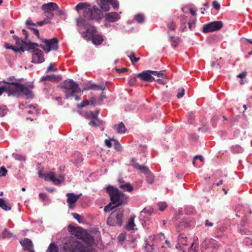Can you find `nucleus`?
Here are the masks:
<instances>
[{
	"label": "nucleus",
	"instance_id": "obj_38",
	"mask_svg": "<svg viewBox=\"0 0 252 252\" xmlns=\"http://www.w3.org/2000/svg\"><path fill=\"white\" fill-rule=\"evenodd\" d=\"M97 32L96 29L94 27H92L90 29H88L86 31V37H87L88 38H89V37H90V34L91 33H93V35H94L95 33H96Z\"/></svg>",
	"mask_w": 252,
	"mask_h": 252
},
{
	"label": "nucleus",
	"instance_id": "obj_8",
	"mask_svg": "<svg viewBox=\"0 0 252 252\" xmlns=\"http://www.w3.org/2000/svg\"><path fill=\"white\" fill-rule=\"evenodd\" d=\"M17 88L13 91L14 96H19L21 95H24L28 99L31 98L33 96L32 90L33 88L32 85H24L20 83L16 86Z\"/></svg>",
	"mask_w": 252,
	"mask_h": 252
},
{
	"label": "nucleus",
	"instance_id": "obj_27",
	"mask_svg": "<svg viewBox=\"0 0 252 252\" xmlns=\"http://www.w3.org/2000/svg\"><path fill=\"white\" fill-rule=\"evenodd\" d=\"M46 252H62L61 251H59V248L57 245L54 243H51L47 251Z\"/></svg>",
	"mask_w": 252,
	"mask_h": 252
},
{
	"label": "nucleus",
	"instance_id": "obj_61",
	"mask_svg": "<svg viewBox=\"0 0 252 252\" xmlns=\"http://www.w3.org/2000/svg\"><path fill=\"white\" fill-rule=\"evenodd\" d=\"M72 215L75 219L77 220L79 222H81V217L79 214H78L77 213H72Z\"/></svg>",
	"mask_w": 252,
	"mask_h": 252
},
{
	"label": "nucleus",
	"instance_id": "obj_25",
	"mask_svg": "<svg viewBox=\"0 0 252 252\" xmlns=\"http://www.w3.org/2000/svg\"><path fill=\"white\" fill-rule=\"evenodd\" d=\"M169 38L171 40V46L174 48H176L181 41L180 38L178 36H169Z\"/></svg>",
	"mask_w": 252,
	"mask_h": 252
},
{
	"label": "nucleus",
	"instance_id": "obj_21",
	"mask_svg": "<svg viewBox=\"0 0 252 252\" xmlns=\"http://www.w3.org/2000/svg\"><path fill=\"white\" fill-rule=\"evenodd\" d=\"M178 244L187 246L188 245V238L184 233H181L178 235Z\"/></svg>",
	"mask_w": 252,
	"mask_h": 252
},
{
	"label": "nucleus",
	"instance_id": "obj_63",
	"mask_svg": "<svg viewBox=\"0 0 252 252\" xmlns=\"http://www.w3.org/2000/svg\"><path fill=\"white\" fill-rule=\"evenodd\" d=\"M45 15L46 16V17L49 19H52L54 16V14L52 12H45Z\"/></svg>",
	"mask_w": 252,
	"mask_h": 252
},
{
	"label": "nucleus",
	"instance_id": "obj_29",
	"mask_svg": "<svg viewBox=\"0 0 252 252\" xmlns=\"http://www.w3.org/2000/svg\"><path fill=\"white\" fill-rule=\"evenodd\" d=\"M90 6V4L87 2H80L75 6V9L77 11L83 9L85 8H90V7H87L88 6Z\"/></svg>",
	"mask_w": 252,
	"mask_h": 252
},
{
	"label": "nucleus",
	"instance_id": "obj_6",
	"mask_svg": "<svg viewBox=\"0 0 252 252\" xmlns=\"http://www.w3.org/2000/svg\"><path fill=\"white\" fill-rule=\"evenodd\" d=\"M28 46V48L26 50L29 51L32 50L33 53L32 57V63H43L44 61L43 54L41 50L38 48L40 47V45L34 42H30L26 43Z\"/></svg>",
	"mask_w": 252,
	"mask_h": 252
},
{
	"label": "nucleus",
	"instance_id": "obj_57",
	"mask_svg": "<svg viewBox=\"0 0 252 252\" xmlns=\"http://www.w3.org/2000/svg\"><path fill=\"white\" fill-rule=\"evenodd\" d=\"M153 212H154L153 209H147L145 208L141 212V214H143V213L148 214L149 215H151Z\"/></svg>",
	"mask_w": 252,
	"mask_h": 252
},
{
	"label": "nucleus",
	"instance_id": "obj_55",
	"mask_svg": "<svg viewBox=\"0 0 252 252\" xmlns=\"http://www.w3.org/2000/svg\"><path fill=\"white\" fill-rule=\"evenodd\" d=\"M90 104L89 101L88 100H86L82 101L80 104L78 105V107L79 108H82L83 107L86 106Z\"/></svg>",
	"mask_w": 252,
	"mask_h": 252
},
{
	"label": "nucleus",
	"instance_id": "obj_45",
	"mask_svg": "<svg viewBox=\"0 0 252 252\" xmlns=\"http://www.w3.org/2000/svg\"><path fill=\"white\" fill-rule=\"evenodd\" d=\"M167 27L169 30L174 31L177 28V25L174 22L171 21L167 24Z\"/></svg>",
	"mask_w": 252,
	"mask_h": 252
},
{
	"label": "nucleus",
	"instance_id": "obj_22",
	"mask_svg": "<svg viewBox=\"0 0 252 252\" xmlns=\"http://www.w3.org/2000/svg\"><path fill=\"white\" fill-rule=\"evenodd\" d=\"M113 128L118 133H124L126 131V128L123 122L120 123L118 125H116Z\"/></svg>",
	"mask_w": 252,
	"mask_h": 252
},
{
	"label": "nucleus",
	"instance_id": "obj_24",
	"mask_svg": "<svg viewBox=\"0 0 252 252\" xmlns=\"http://www.w3.org/2000/svg\"><path fill=\"white\" fill-rule=\"evenodd\" d=\"M106 89V87L104 84L97 85L94 83L92 84L86 89L87 90H101L104 91Z\"/></svg>",
	"mask_w": 252,
	"mask_h": 252
},
{
	"label": "nucleus",
	"instance_id": "obj_36",
	"mask_svg": "<svg viewBox=\"0 0 252 252\" xmlns=\"http://www.w3.org/2000/svg\"><path fill=\"white\" fill-rule=\"evenodd\" d=\"M12 236V234L10 233V232H9L6 228L4 229L3 232H2V239H9L11 238Z\"/></svg>",
	"mask_w": 252,
	"mask_h": 252
},
{
	"label": "nucleus",
	"instance_id": "obj_43",
	"mask_svg": "<svg viewBox=\"0 0 252 252\" xmlns=\"http://www.w3.org/2000/svg\"><path fill=\"white\" fill-rule=\"evenodd\" d=\"M28 29L31 30L32 32L34 34L38 39H41L40 38L39 32L38 29L34 28V27H29Z\"/></svg>",
	"mask_w": 252,
	"mask_h": 252
},
{
	"label": "nucleus",
	"instance_id": "obj_28",
	"mask_svg": "<svg viewBox=\"0 0 252 252\" xmlns=\"http://www.w3.org/2000/svg\"><path fill=\"white\" fill-rule=\"evenodd\" d=\"M0 207L6 211H9L11 209L10 205L7 204L2 198H0Z\"/></svg>",
	"mask_w": 252,
	"mask_h": 252
},
{
	"label": "nucleus",
	"instance_id": "obj_40",
	"mask_svg": "<svg viewBox=\"0 0 252 252\" xmlns=\"http://www.w3.org/2000/svg\"><path fill=\"white\" fill-rule=\"evenodd\" d=\"M146 176L147 182L150 184H153L154 181V176L152 172L150 171Z\"/></svg>",
	"mask_w": 252,
	"mask_h": 252
},
{
	"label": "nucleus",
	"instance_id": "obj_17",
	"mask_svg": "<svg viewBox=\"0 0 252 252\" xmlns=\"http://www.w3.org/2000/svg\"><path fill=\"white\" fill-rule=\"evenodd\" d=\"M15 80L16 79H15L14 77L11 76L7 78L6 81L4 80L2 81V82L6 84V85L7 87H11V88H12V90L13 92L17 88V87L16 86H17V84H20L19 83L13 81H15Z\"/></svg>",
	"mask_w": 252,
	"mask_h": 252
},
{
	"label": "nucleus",
	"instance_id": "obj_35",
	"mask_svg": "<svg viewBox=\"0 0 252 252\" xmlns=\"http://www.w3.org/2000/svg\"><path fill=\"white\" fill-rule=\"evenodd\" d=\"M134 19L137 23L141 24L144 22L145 17L142 14H138L135 16Z\"/></svg>",
	"mask_w": 252,
	"mask_h": 252
},
{
	"label": "nucleus",
	"instance_id": "obj_13",
	"mask_svg": "<svg viewBox=\"0 0 252 252\" xmlns=\"http://www.w3.org/2000/svg\"><path fill=\"white\" fill-rule=\"evenodd\" d=\"M193 224V222L189 220H182L176 223V228L179 232L182 231L183 229L191 226Z\"/></svg>",
	"mask_w": 252,
	"mask_h": 252
},
{
	"label": "nucleus",
	"instance_id": "obj_51",
	"mask_svg": "<svg viewBox=\"0 0 252 252\" xmlns=\"http://www.w3.org/2000/svg\"><path fill=\"white\" fill-rule=\"evenodd\" d=\"M213 7L217 10H219L220 8V3L217 0H214L212 2Z\"/></svg>",
	"mask_w": 252,
	"mask_h": 252
},
{
	"label": "nucleus",
	"instance_id": "obj_48",
	"mask_svg": "<svg viewBox=\"0 0 252 252\" xmlns=\"http://www.w3.org/2000/svg\"><path fill=\"white\" fill-rule=\"evenodd\" d=\"M87 118L91 120L96 118H97V114H95L94 112H90L87 114Z\"/></svg>",
	"mask_w": 252,
	"mask_h": 252
},
{
	"label": "nucleus",
	"instance_id": "obj_52",
	"mask_svg": "<svg viewBox=\"0 0 252 252\" xmlns=\"http://www.w3.org/2000/svg\"><path fill=\"white\" fill-rule=\"evenodd\" d=\"M130 164H131V165L133 167H134L136 169L138 168V166H140V165L138 164V163L136 162L135 159L134 158H132L131 159Z\"/></svg>",
	"mask_w": 252,
	"mask_h": 252
},
{
	"label": "nucleus",
	"instance_id": "obj_7",
	"mask_svg": "<svg viewBox=\"0 0 252 252\" xmlns=\"http://www.w3.org/2000/svg\"><path fill=\"white\" fill-rule=\"evenodd\" d=\"M84 17L88 20L98 21L103 17V14L100 9L94 5L92 8H85Z\"/></svg>",
	"mask_w": 252,
	"mask_h": 252
},
{
	"label": "nucleus",
	"instance_id": "obj_2",
	"mask_svg": "<svg viewBox=\"0 0 252 252\" xmlns=\"http://www.w3.org/2000/svg\"><path fill=\"white\" fill-rule=\"evenodd\" d=\"M60 87L62 89L64 94L65 98L68 99L71 96H74L75 99L79 100L78 96L76 94L81 92L79 85L72 79L65 80L60 85Z\"/></svg>",
	"mask_w": 252,
	"mask_h": 252
},
{
	"label": "nucleus",
	"instance_id": "obj_10",
	"mask_svg": "<svg viewBox=\"0 0 252 252\" xmlns=\"http://www.w3.org/2000/svg\"><path fill=\"white\" fill-rule=\"evenodd\" d=\"M223 26V23L220 21H216L205 24L203 27L204 33L215 32L220 30Z\"/></svg>",
	"mask_w": 252,
	"mask_h": 252
},
{
	"label": "nucleus",
	"instance_id": "obj_59",
	"mask_svg": "<svg viewBox=\"0 0 252 252\" xmlns=\"http://www.w3.org/2000/svg\"><path fill=\"white\" fill-rule=\"evenodd\" d=\"M148 242L147 241H145V248L146 250H147V252H152L153 250V247L151 245L148 244Z\"/></svg>",
	"mask_w": 252,
	"mask_h": 252
},
{
	"label": "nucleus",
	"instance_id": "obj_19",
	"mask_svg": "<svg viewBox=\"0 0 252 252\" xmlns=\"http://www.w3.org/2000/svg\"><path fill=\"white\" fill-rule=\"evenodd\" d=\"M62 79V77L58 75H45L42 76L40 79V81H51L54 82H58Z\"/></svg>",
	"mask_w": 252,
	"mask_h": 252
},
{
	"label": "nucleus",
	"instance_id": "obj_9",
	"mask_svg": "<svg viewBox=\"0 0 252 252\" xmlns=\"http://www.w3.org/2000/svg\"><path fill=\"white\" fill-rule=\"evenodd\" d=\"M40 40H41L43 43L45 44V45L39 44L40 47L43 49L46 53H48L52 50H57L59 48V40L56 37L50 39H43L41 38Z\"/></svg>",
	"mask_w": 252,
	"mask_h": 252
},
{
	"label": "nucleus",
	"instance_id": "obj_32",
	"mask_svg": "<svg viewBox=\"0 0 252 252\" xmlns=\"http://www.w3.org/2000/svg\"><path fill=\"white\" fill-rule=\"evenodd\" d=\"M138 167V168L137 169V170L140 171L141 173H143L145 175H146L150 171L148 166L144 165H140Z\"/></svg>",
	"mask_w": 252,
	"mask_h": 252
},
{
	"label": "nucleus",
	"instance_id": "obj_1",
	"mask_svg": "<svg viewBox=\"0 0 252 252\" xmlns=\"http://www.w3.org/2000/svg\"><path fill=\"white\" fill-rule=\"evenodd\" d=\"M106 191L110 196L111 202L105 206V212L110 211L118 206L127 203V196L120 191L118 188L112 186H108L106 188Z\"/></svg>",
	"mask_w": 252,
	"mask_h": 252
},
{
	"label": "nucleus",
	"instance_id": "obj_4",
	"mask_svg": "<svg viewBox=\"0 0 252 252\" xmlns=\"http://www.w3.org/2000/svg\"><path fill=\"white\" fill-rule=\"evenodd\" d=\"M68 230L69 233L77 238L81 239L88 244L94 243V240L93 237L81 227H75L71 225L68 226Z\"/></svg>",
	"mask_w": 252,
	"mask_h": 252
},
{
	"label": "nucleus",
	"instance_id": "obj_42",
	"mask_svg": "<svg viewBox=\"0 0 252 252\" xmlns=\"http://www.w3.org/2000/svg\"><path fill=\"white\" fill-rule=\"evenodd\" d=\"M8 112V109L6 106L1 105L0 106V116H4Z\"/></svg>",
	"mask_w": 252,
	"mask_h": 252
},
{
	"label": "nucleus",
	"instance_id": "obj_64",
	"mask_svg": "<svg viewBox=\"0 0 252 252\" xmlns=\"http://www.w3.org/2000/svg\"><path fill=\"white\" fill-rule=\"evenodd\" d=\"M116 70L118 73H124L128 70L127 68H116Z\"/></svg>",
	"mask_w": 252,
	"mask_h": 252
},
{
	"label": "nucleus",
	"instance_id": "obj_31",
	"mask_svg": "<svg viewBox=\"0 0 252 252\" xmlns=\"http://www.w3.org/2000/svg\"><path fill=\"white\" fill-rule=\"evenodd\" d=\"M102 124V121L99 120L97 118L91 120L89 122V125L94 126H99Z\"/></svg>",
	"mask_w": 252,
	"mask_h": 252
},
{
	"label": "nucleus",
	"instance_id": "obj_23",
	"mask_svg": "<svg viewBox=\"0 0 252 252\" xmlns=\"http://www.w3.org/2000/svg\"><path fill=\"white\" fill-rule=\"evenodd\" d=\"M12 88L11 87H7L6 85H4L0 87V96L4 93L6 92L8 93V95L14 96V94L12 91Z\"/></svg>",
	"mask_w": 252,
	"mask_h": 252
},
{
	"label": "nucleus",
	"instance_id": "obj_47",
	"mask_svg": "<svg viewBox=\"0 0 252 252\" xmlns=\"http://www.w3.org/2000/svg\"><path fill=\"white\" fill-rule=\"evenodd\" d=\"M185 94V89L183 88H180L178 89V93L177 97L178 98L182 97Z\"/></svg>",
	"mask_w": 252,
	"mask_h": 252
},
{
	"label": "nucleus",
	"instance_id": "obj_50",
	"mask_svg": "<svg viewBox=\"0 0 252 252\" xmlns=\"http://www.w3.org/2000/svg\"><path fill=\"white\" fill-rule=\"evenodd\" d=\"M39 197L43 202H46L49 200L47 198V195L45 193H40L39 194Z\"/></svg>",
	"mask_w": 252,
	"mask_h": 252
},
{
	"label": "nucleus",
	"instance_id": "obj_12",
	"mask_svg": "<svg viewBox=\"0 0 252 252\" xmlns=\"http://www.w3.org/2000/svg\"><path fill=\"white\" fill-rule=\"evenodd\" d=\"M137 77L140 78L141 80L147 82H152L155 80V78L153 76H151V74L150 72V70L144 71L140 73H138L137 75Z\"/></svg>",
	"mask_w": 252,
	"mask_h": 252
},
{
	"label": "nucleus",
	"instance_id": "obj_44",
	"mask_svg": "<svg viewBox=\"0 0 252 252\" xmlns=\"http://www.w3.org/2000/svg\"><path fill=\"white\" fill-rule=\"evenodd\" d=\"M111 140H113V141L114 142V148L116 150H117V151H121L122 149L121 144L118 142L116 141V140L114 139L111 138Z\"/></svg>",
	"mask_w": 252,
	"mask_h": 252
},
{
	"label": "nucleus",
	"instance_id": "obj_3",
	"mask_svg": "<svg viewBox=\"0 0 252 252\" xmlns=\"http://www.w3.org/2000/svg\"><path fill=\"white\" fill-rule=\"evenodd\" d=\"M63 248L65 252H95L94 249L85 246L78 241H70L65 243Z\"/></svg>",
	"mask_w": 252,
	"mask_h": 252
},
{
	"label": "nucleus",
	"instance_id": "obj_62",
	"mask_svg": "<svg viewBox=\"0 0 252 252\" xmlns=\"http://www.w3.org/2000/svg\"><path fill=\"white\" fill-rule=\"evenodd\" d=\"M136 77L134 76V77H131L128 82L129 85L131 86H133L135 82H136Z\"/></svg>",
	"mask_w": 252,
	"mask_h": 252
},
{
	"label": "nucleus",
	"instance_id": "obj_58",
	"mask_svg": "<svg viewBox=\"0 0 252 252\" xmlns=\"http://www.w3.org/2000/svg\"><path fill=\"white\" fill-rule=\"evenodd\" d=\"M110 3L112 4V6L115 9L118 7L119 4L117 0H109Z\"/></svg>",
	"mask_w": 252,
	"mask_h": 252
},
{
	"label": "nucleus",
	"instance_id": "obj_16",
	"mask_svg": "<svg viewBox=\"0 0 252 252\" xmlns=\"http://www.w3.org/2000/svg\"><path fill=\"white\" fill-rule=\"evenodd\" d=\"M42 9L44 10L45 12H53L54 10H58L59 7L56 3L51 2L43 4Z\"/></svg>",
	"mask_w": 252,
	"mask_h": 252
},
{
	"label": "nucleus",
	"instance_id": "obj_37",
	"mask_svg": "<svg viewBox=\"0 0 252 252\" xmlns=\"http://www.w3.org/2000/svg\"><path fill=\"white\" fill-rule=\"evenodd\" d=\"M16 41V44L17 46H22L23 45L24 46L27 47V48H28V46L26 44V43H30L31 41H26L25 40H22L19 37L18 38V39H17L15 40Z\"/></svg>",
	"mask_w": 252,
	"mask_h": 252
},
{
	"label": "nucleus",
	"instance_id": "obj_34",
	"mask_svg": "<svg viewBox=\"0 0 252 252\" xmlns=\"http://www.w3.org/2000/svg\"><path fill=\"white\" fill-rule=\"evenodd\" d=\"M164 70H162L160 71H152L150 70V74H151V76L154 75L157 76L158 77H161V78H164L165 76L163 74Z\"/></svg>",
	"mask_w": 252,
	"mask_h": 252
},
{
	"label": "nucleus",
	"instance_id": "obj_53",
	"mask_svg": "<svg viewBox=\"0 0 252 252\" xmlns=\"http://www.w3.org/2000/svg\"><path fill=\"white\" fill-rule=\"evenodd\" d=\"M58 68L56 67H54L52 63H51L47 68V72L49 71H57Z\"/></svg>",
	"mask_w": 252,
	"mask_h": 252
},
{
	"label": "nucleus",
	"instance_id": "obj_60",
	"mask_svg": "<svg viewBox=\"0 0 252 252\" xmlns=\"http://www.w3.org/2000/svg\"><path fill=\"white\" fill-rule=\"evenodd\" d=\"M49 23H50V22L49 21H47L46 20H43L42 21L37 22L35 24H36V26H42L44 24H48Z\"/></svg>",
	"mask_w": 252,
	"mask_h": 252
},
{
	"label": "nucleus",
	"instance_id": "obj_20",
	"mask_svg": "<svg viewBox=\"0 0 252 252\" xmlns=\"http://www.w3.org/2000/svg\"><path fill=\"white\" fill-rule=\"evenodd\" d=\"M105 18L108 21L114 22L120 19V16L117 12H110L106 14Z\"/></svg>",
	"mask_w": 252,
	"mask_h": 252
},
{
	"label": "nucleus",
	"instance_id": "obj_46",
	"mask_svg": "<svg viewBox=\"0 0 252 252\" xmlns=\"http://www.w3.org/2000/svg\"><path fill=\"white\" fill-rule=\"evenodd\" d=\"M158 209L161 211H163L167 207V205L165 202H159L158 204Z\"/></svg>",
	"mask_w": 252,
	"mask_h": 252
},
{
	"label": "nucleus",
	"instance_id": "obj_26",
	"mask_svg": "<svg viewBox=\"0 0 252 252\" xmlns=\"http://www.w3.org/2000/svg\"><path fill=\"white\" fill-rule=\"evenodd\" d=\"M119 188L128 192H131L133 190V187L129 183H127L125 184H121L119 185Z\"/></svg>",
	"mask_w": 252,
	"mask_h": 252
},
{
	"label": "nucleus",
	"instance_id": "obj_54",
	"mask_svg": "<svg viewBox=\"0 0 252 252\" xmlns=\"http://www.w3.org/2000/svg\"><path fill=\"white\" fill-rule=\"evenodd\" d=\"M25 24L27 27V28H29V27H34L36 26V24L32 22L31 20H27L25 22Z\"/></svg>",
	"mask_w": 252,
	"mask_h": 252
},
{
	"label": "nucleus",
	"instance_id": "obj_49",
	"mask_svg": "<svg viewBox=\"0 0 252 252\" xmlns=\"http://www.w3.org/2000/svg\"><path fill=\"white\" fill-rule=\"evenodd\" d=\"M243 243L246 246L251 245L252 244V239L249 237H247L243 241Z\"/></svg>",
	"mask_w": 252,
	"mask_h": 252
},
{
	"label": "nucleus",
	"instance_id": "obj_14",
	"mask_svg": "<svg viewBox=\"0 0 252 252\" xmlns=\"http://www.w3.org/2000/svg\"><path fill=\"white\" fill-rule=\"evenodd\" d=\"M20 243L24 250H28L30 252H34L32 241L27 238L20 240Z\"/></svg>",
	"mask_w": 252,
	"mask_h": 252
},
{
	"label": "nucleus",
	"instance_id": "obj_56",
	"mask_svg": "<svg viewBox=\"0 0 252 252\" xmlns=\"http://www.w3.org/2000/svg\"><path fill=\"white\" fill-rule=\"evenodd\" d=\"M7 173V170L4 166H2L0 168V176H5Z\"/></svg>",
	"mask_w": 252,
	"mask_h": 252
},
{
	"label": "nucleus",
	"instance_id": "obj_15",
	"mask_svg": "<svg viewBox=\"0 0 252 252\" xmlns=\"http://www.w3.org/2000/svg\"><path fill=\"white\" fill-rule=\"evenodd\" d=\"M39 176L41 177H43L45 180H47L48 179L50 180L55 185H59L61 183V180L57 179L55 177V173L52 172L46 174H42L41 173H39Z\"/></svg>",
	"mask_w": 252,
	"mask_h": 252
},
{
	"label": "nucleus",
	"instance_id": "obj_39",
	"mask_svg": "<svg viewBox=\"0 0 252 252\" xmlns=\"http://www.w3.org/2000/svg\"><path fill=\"white\" fill-rule=\"evenodd\" d=\"M240 232L242 235H246L248 236H252V231L246 228H241Z\"/></svg>",
	"mask_w": 252,
	"mask_h": 252
},
{
	"label": "nucleus",
	"instance_id": "obj_30",
	"mask_svg": "<svg viewBox=\"0 0 252 252\" xmlns=\"http://www.w3.org/2000/svg\"><path fill=\"white\" fill-rule=\"evenodd\" d=\"M134 218L135 217H132L129 220L126 225V229L127 230H131L134 229V227L135 226L134 223Z\"/></svg>",
	"mask_w": 252,
	"mask_h": 252
},
{
	"label": "nucleus",
	"instance_id": "obj_18",
	"mask_svg": "<svg viewBox=\"0 0 252 252\" xmlns=\"http://www.w3.org/2000/svg\"><path fill=\"white\" fill-rule=\"evenodd\" d=\"M90 38H92L93 43L97 45H100L103 41V37L101 35L99 34L93 35V33L90 34V37H89L88 39Z\"/></svg>",
	"mask_w": 252,
	"mask_h": 252
},
{
	"label": "nucleus",
	"instance_id": "obj_33",
	"mask_svg": "<svg viewBox=\"0 0 252 252\" xmlns=\"http://www.w3.org/2000/svg\"><path fill=\"white\" fill-rule=\"evenodd\" d=\"M128 58L130 60L131 63L134 64L135 63L138 62L140 60L139 57H136L135 54L133 52H132L128 56Z\"/></svg>",
	"mask_w": 252,
	"mask_h": 252
},
{
	"label": "nucleus",
	"instance_id": "obj_41",
	"mask_svg": "<svg viewBox=\"0 0 252 252\" xmlns=\"http://www.w3.org/2000/svg\"><path fill=\"white\" fill-rule=\"evenodd\" d=\"M86 21L83 18H79L77 21V25L79 27L85 28L86 26Z\"/></svg>",
	"mask_w": 252,
	"mask_h": 252
},
{
	"label": "nucleus",
	"instance_id": "obj_11",
	"mask_svg": "<svg viewBox=\"0 0 252 252\" xmlns=\"http://www.w3.org/2000/svg\"><path fill=\"white\" fill-rule=\"evenodd\" d=\"M81 194H75L74 193H67L66 195L67 196L66 202L70 208H73L74 204L79 199Z\"/></svg>",
	"mask_w": 252,
	"mask_h": 252
},
{
	"label": "nucleus",
	"instance_id": "obj_5",
	"mask_svg": "<svg viewBox=\"0 0 252 252\" xmlns=\"http://www.w3.org/2000/svg\"><path fill=\"white\" fill-rule=\"evenodd\" d=\"M124 210L118 209L113 211L107 220V223L111 226H121L123 222Z\"/></svg>",
	"mask_w": 252,
	"mask_h": 252
}]
</instances>
